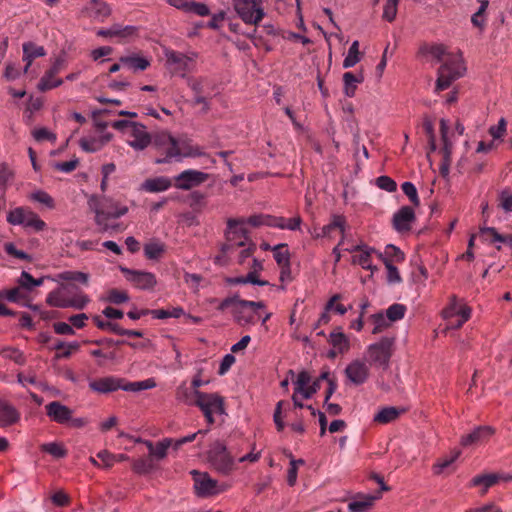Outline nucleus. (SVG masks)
Returning <instances> with one entry per match:
<instances>
[{
	"instance_id": "26",
	"label": "nucleus",
	"mask_w": 512,
	"mask_h": 512,
	"mask_svg": "<svg viewBox=\"0 0 512 512\" xmlns=\"http://www.w3.org/2000/svg\"><path fill=\"white\" fill-rule=\"evenodd\" d=\"M380 497V492H378L376 495H357L349 502L348 509L350 512H366L373 506L375 500L379 499Z\"/></svg>"
},
{
	"instance_id": "54",
	"label": "nucleus",
	"mask_w": 512,
	"mask_h": 512,
	"mask_svg": "<svg viewBox=\"0 0 512 512\" xmlns=\"http://www.w3.org/2000/svg\"><path fill=\"white\" fill-rule=\"evenodd\" d=\"M42 451L49 453L55 458H63L67 455L66 449L61 444L55 442L43 444Z\"/></svg>"
},
{
	"instance_id": "13",
	"label": "nucleus",
	"mask_w": 512,
	"mask_h": 512,
	"mask_svg": "<svg viewBox=\"0 0 512 512\" xmlns=\"http://www.w3.org/2000/svg\"><path fill=\"white\" fill-rule=\"evenodd\" d=\"M494 434L495 429L492 426H477L470 433L462 436L460 444L465 448L483 445L487 443Z\"/></svg>"
},
{
	"instance_id": "49",
	"label": "nucleus",
	"mask_w": 512,
	"mask_h": 512,
	"mask_svg": "<svg viewBox=\"0 0 512 512\" xmlns=\"http://www.w3.org/2000/svg\"><path fill=\"white\" fill-rule=\"evenodd\" d=\"M164 252V245L157 241H152L144 246V253L148 259H158Z\"/></svg>"
},
{
	"instance_id": "53",
	"label": "nucleus",
	"mask_w": 512,
	"mask_h": 512,
	"mask_svg": "<svg viewBox=\"0 0 512 512\" xmlns=\"http://www.w3.org/2000/svg\"><path fill=\"white\" fill-rule=\"evenodd\" d=\"M406 307L402 304H392L386 311V318L392 322L402 319L405 315Z\"/></svg>"
},
{
	"instance_id": "1",
	"label": "nucleus",
	"mask_w": 512,
	"mask_h": 512,
	"mask_svg": "<svg viewBox=\"0 0 512 512\" xmlns=\"http://www.w3.org/2000/svg\"><path fill=\"white\" fill-rule=\"evenodd\" d=\"M429 53L439 62H442L438 70L437 92L447 89L453 81L463 75L465 67L460 54L447 53L443 45L432 46Z\"/></svg>"
},
{
	"instance_id": "48",
	"label": "nucleus",
	"mask_w": 512,
	"mask_h": 512,
	"mask_svg": "<svg viewBox=\"0 0 512 512\" xmlns=\"http://www.w3.org/2000/svg\"><path fill=\"white\" fill-rule=\"evenodd\" d=\"M89 302H90L89 297L82 292L68 294V307H72V308L81 310Z\"/></svg>"
},
{
	"instance_id": "23",
	"label": "nucleus",
	"mask_w": 512,
	"mask_h": 512,
	"mask_svg": "<svg viewBox=\"0 0 512 512\" xmlns=\"http://www.w3.org/2000/svg\"><path fill=\"white\" fill-rule=\"evenodd\" d=\"M138 28L135 26L127 25L122 26L120 24H114L108 29H100L97 32L98 36L104 38L116 37L119 39H127L137 35Z\"/></svg>"
},
{
	"instance_id": "41",
	"label": "nucleus",
	"mask_w": 512,
	"mask_h": 512,
	"mask_svg": "<svg viewBox=\"0 0 512 512\" xmlns=\"http://www.w3.org/2000/svg\"><path fill=\"white\" fill-rule=\"evenodd\" d=\"M480 7L478 8L477 12H475L471 17L472 24L483 30L486 25V17L485 12L488 8L489 2L488 0H479Z\"/></svg>"
},
{
	"instance_id": "33",
	"label": "nucleus",
	"mask_w": 512,
	"mask_h": 512,
	"mask_svg": "<svg viewBox=\"0 0 512 512\" xmlns=\"http://www.w3.org/2000/svg\"><path fill=\"white\" fill-rule=\"evenodd\" d=\"M498 484L497 474L488 473V474H479L472 478L471 485L472 486H483L481 490V495L484 496L488 489L494 485Z\"/></svg>"
},
{
	"instance_id": "11",
	"label": "nucleus",
	"mask_w": 512,
	"mask_h": 512,
	"mask_svg": "<svg viewBox=\"0 0 512 512\" xmlns=\"http://www.w3.org/2000/svg\"><path fill=\"white\" fill-rule=\"evenodd\" d=\"M392 339L383 337L379 342L368 346V356L371 364L386 368L392 355Z\"/></svg>"
},
{
	"instance_id": "22",
	"label": "nucleus",
	"mask_w": 512,
	"mask_h": 512,
	"mask_svg": "<svg viewBox=\"0 0 512 512\" xmlns=\"http://www.w3.org/2000/svg\"><path fill=\"white\" fill-rule=\"evenodd\" d=\"M187 85L194 94L213 96L216 88L214 81L207 76L187 77Z\"/></svg>"
},
{
	"instance_id": "39",
	"label": "nucleus",
	"mask_w": 512,
	"mask_h": 512,
	"mask_svg": "<svg viewBox=\"0 0 512 512\" xmlns=\"http://www.w3.org/2000/svg\"><path fill=\"white\" fill-rule=\"evenodd\" d=\"M63 84V79L57 78V76L50 74L49 71H46L44 75L41 77L37 84V89L40 92H47L51 89L57 88Z\"/></svg>"
},
{
	"instance_id": "9",
	"label": "nucleus",
	"mask_w": 512,
	"mask_h": 512,
	"mask_svg": "<svg viewBox=\"0 0 512 512\" xmlns=\"http://www.w3.org/2000/svg\"><path fill=\"white\" fill-rule=\"evenodd\" d=\"M235 11L241 20L250 25L259 24L264 18L261 0H232Z\"/></svg>"
},
{
	"instance_id": "24",
	"label": "nucleus",
	"mask_w": 512,
	"mask_h": 512,
	"mask_svg": "<svg viewBox=\"0 0 512 512\" xmlns=\"http://www.w3.org/2000/svg\"><path fill=\"white\" fill-rule=\"evenodd\" d=\"M415 219L413 208L403 206L393 216V226L398 232L409 231Z\"/></svg>"
},
{
	"instance_id": "25",
	"label": "nucleus",
	"mask_w": 512,
	"mask_h": 512,
	"mask_svg": "<svg viewBox=\"0 0 512 512\" xmlns=\"http://www.w3.org/2000/svg\"><path fill=\"white\" fill-rule=\"evenodd\" d=\"M20 420L18 410L4 399H0V428L14 425Z\"/></svg>"
},
{
	"instance_id": "31",
	"label": "nucleus",
	"mask_w": 512,
	"mask_h": 512,
	"mask_svg": "<svg viewBox=\"0 0 512 512\" xmlns=\"http://www.w3.org/2000/svg\"><path fill=\"white\" fill-rule=\"evenodd\" d=\"M111 139L110 134L99 137H83L80 139V146L86 152H97L103 148Z\"/></svg>"
},
{
	"instance_id": "32",
	"label": "nucleus",
	"mask_w": 512,
	"mask_h": 512,
	"mask_svg": "<svg viewBox=\"0 0 512 512\" xmlns=\"http://www.w3.org/2000/svg\"><path fill=\"white\" fill-rule=\"evenodd\" d=\"M170 187L171 180L164 176L148 178L142 184V189L150 193L166 191Z\"/></svg>"
},
{
	"instance_id": "57",
	"label": "nucleus",
	"mask_w": 512,
	"mask_h": 512,
	"mask_svg": "<svg viewBox=\"0 0 512 512\" xmlns=\"http://www.w3.org/2000/svg\"><path fill=\"white\" fill-rule=\"evenodd\" d=\"M129 300V296L126 292L118 289H111L108 291L106 301L113 304H122Z\"/></svg>"
},
{
	"instance_id": "47",
	"label": "nucleus",
	"mask_w": 512,
	"mask_h": 512,
	"mask_svg": "<svg viewBox=\"0 0 512 512\" xmlns=\"http://www.w3.org/2000/svg\"><path fill=\"white\" fill-rule=\"evenodd\" d=\"M13 179L14 172L9 168V166L6 163L0 164V189L3 193L6 192Z\"/></svg>"
},
{
	"instance_id": "50",
	"label": "nucleus",
	"mask_w": 512,
	"mask_h": 512,
	"mask_svg": "<svg viewBox=\"0 0 512 512\" xmlns=\"http://www.w3.org/2000/svg\"><path fill=\"white\" fill-rule=\"evenodd\" d=\"M19 284L21 287L30 290L33 287L41 286L43 284V278L35 279L31 274L23 271L19 278Z\"/></svg>"
},
{
	"instance_id": "15",
	"label": "nucleus",
	"mask_w": 512,
	"mask_h": 512,
	"mask_svg": "<svg viewBox=\"0 0 512 512\" xmlns=\"http://www.w3.org/2000/svg\"><path fill=\"white\" fill-rule=\"evenodd\" d=\"M208 178V174L198 170H184L177 175L175 180V187L181 190H190L191 188L198 186L205 182Z\"/></svg>"
},
{
	"instance_id": "38",
	"label": "nucleus",
	"mask_w": 512,
	"mask_h": 512,
	"mask_svg": "<svg viewBox=\"0 0 512 512\" xmlns=\"http://www.w3.org/2000/svg\"><path fill=\"white\" fill-rule=\"evenodd\" d=\"M402 412H404V409L385 407L374 416V421L380 424H388L396 420Z\"/></svg>"
},
{
	"instance_id": "3",
	"label": "nucleus",
	"mask_w": 512,
	"mask_h": 512,
	"mask_svg": "<svg viewBox=\"0 0 512 512\" xmlns=\"http://www.w3.org/2000/svg\"><path fill=\"white\" fill-rule=\"evenodd\" d=\"M89 207L95 213V222L100 230L106 231H119L121 225L118 223H110V220L118 219L128 212V207L120 204L117 201L108 198L99 199L92 196L88 201Z\"/></svg>"
},
{
	"instance_id": "4",
	"label": "nucleus",
	"mask_w": 512,
	"mask_h": 512,
	"mask_svg": "<svg viewBox=\"0 0 512 512\" xmlns=\"http://www.w3.org/2000/svg\"><path fill=\"white\" fill-rule=\"evenodd\" d=\"M264 306L262 301L244 300L238 294H235L220 301L217 310L223 312L231 308L234 321L238 325L246 327L256 324L260 318L258 310Z\"/></svg>"
},
{
	"instance_id": "29",
	"label": "nucleus",
	"mask_w": 512,
	"mask_h": 512,
	"mask_svg": "<svg viewBox=\"0 0 512 512\" xmlns=\"http://www.w3.org/2000/svg\"><path fill=\"white\" fill-rule=\"evenodd\" d=\"M68 294H71V287L63 285L61 289L51 291L47 296V303L58 308H68Z\"/></svg>"
},
{
	"instance_id": "19",
	"label": "nucleus",
	"mask_w": 512,
	"mask_h": 512,
	"mask_svg": "<svg viewBox=\"0 0 512 512\" xmlns=\"http://www.w3.org/2000/svg\"><path fill=\"white\" fill-rule=\"evenodd\" d=\"M45 410L50 420L61 425L68 424L69 420H71V415H73V411L59 401L48 403L45 406Z\"/></svg>"
},
{
	"instance_id": "28",
	"label": "nucleus",
	"mask_w": 512,
	"mask_h": 512,
	"mask_svg": "<svg viewBox=\"0 0 512 512\" xmlns=\"http://www.w3.org/2000/svg\"><path fill=\"white\" fill-rule=\"evenodd\" d=\"M46 55V51L43 46H38L33 42H27L23 44V61L26 62L24 67V73H27L33 60L38 57Z\"/></svg>"
},
{
	"instance_id": "12",
	"label": "nucleus",
	"mask_w": 512,
	"mask_h": 512,
	"mask_svg": "<svg viewBox=\"0 0 512 512\" xmlns=\"http://www.w3.org/2000/svg\"><path fill=\"white\" fill-rule=\"evenodd\" d=\"M198 400H197V407L201 409L203 412L207 422L209 424L214 423L213 414L214 413H223L224 407H223V399L218 396L217 394H197Z\"/></svg>"
},
{
	"instance_id": "17",
	"label": "nucleus",
	"mask_w": 512,
	"mask_h": 512,
	"mask_svg": "<svg viewBox=\"0 0 512 512\" xmlns=\"http://www.w3.org/2000/svg\"><path fill=\"white\" fill-rule=\"evenodd\" d=\"M191 474L193 475L194 487L198 496L207 497L218 493L217 481L212 479L208 473L193 470Z\"/></svg>"
},
{
	"instance_id": "44",
	"label": "nucleus",
	"mask_w": 512,
	"mask_h": 512,
	"mask_svg": "<svg viewBox=\"0 0 512 512\" xmlns=\"http://www.w3.org/2000/svg\"><path fill=\"white\" fill-rule=\"evenodd\" d=\"M155 381L153 379H146L144 381H137V382H126L124 380L122 390L124 391H142L147 390L155 387Z\"/></svg>"
},
{
	"instance_id": "42",
	"label": "nucleus",
	"mask_w": 512,
	"mask_h": 512,
	"mask_svg": "<svg viewBox=\"0 0 512 512\" xmlns=\"http://www.w3.org/2000/svg\"><path fill=\"white\" fill-rule=\"evenodd\" d=\"M58 277L60 280L66 282H78L84 285H87L89 280V275L80 271H63Z\"/></svg>"
},
{
	"instance_id": "61",
	"label": "nucleus",
	"mask_w": 512,
	"mask_h": 512,
	"mask_svg": "<svg viewBox=\"0 0 512 512\" xmlns=\"http://www.w3.org/2000/svg\"><path fill=\"white\" fill-rule=\"evenodd\" d=\"M384 265L387 269V279L389 283H400L402 278L396 266H394L387 257L384 259Z\"/></svg>"
},
{
	"instance_id": "20",
	"label": "nucleus",
	"mask_w": 512,
	"mask_h": 512,
	"mask_svg": "<svg viewBox=\"0 0 512 512\" xmlns=\"http://www.w3.org/2000/svg\"><path fill=\"white\" fill-rule=\"evenodd\" d=\"M440 133L443 141V147L441 149L443 158L439 170L442 177L445 178L449 175V167L451 163V146L447 139L448 126L444 119L440 120Z\"/></svg>"
},
{
	"instance_id": "16",
	"label": "nucleus",
	"mask_w": 512,
	"mask_h": 512,
	"mask_svg": "<svg viewBox=\"0 0 512 512\" xmlns=\"http://www.w3.org/2000/svg\"><path fill=\"white\" fill-rule=\"evenodd\" d=\"M349 252H357L353 256L352 262L360 265L363 269L370 270L372 273L378 271V267L372 264V255H376L378 251L366 244L356 245L354 249H347Z\"/></svg>"
},
{
	"instance_id": "7",
	"label": "nucleus",
	"mask_w": 512,
	"mask_h": 512,
	"mask_svg": "<svg viewBox=\"0 0 512 512\" xmlns=\"http://www.w3.org/2000/svg\"><path fill=\"white\" fill-rule=\"evenodd\" d=\"M244 223V219H228L225 232L227 243L222 249L224 253H228L234 247H245L247 242L251 241L247 229L243 227Z\"/></svg>"
},
{
	"instance_id": "60",
	"label": "nucleus",
	"mask_w": 512,
	"mask_h": 512,
	"mask_svg": "<svg viewBox=\"0 0 512 512\" xmlns=\"http://www.w3.org/2000/svg\"><path fill=\"white\" fill-rule=\"evenodd\" d=\"M507 122L505 118H501L497 125H493L489 128V134L493 140L502 139L506 133Z\"/></svg>"
},
{
	"instance_id": "58",
	"label": "nucleus",
	"mask_w": 512,
	"mask_h": 512,
	"mask_svg": "<svg viewBox=\"0 0 512 512\" xmlns=\"http://www.w3.org/2000/svg\"><path fill=\"white\" fill-rule=\"evenodd\" d=\"M30 198L36 202L45 205L48 208H54L53 198L45 191L38 190L36 192H33Z\"/></svg>"
},
{
	"instance_id": "43",
	"label": "nucleus",
	"mask_w": 512,
	"mask_h": 512,
	"mask_svg": "<svg viewBox=\"0 0 512 512\" xmlns=\"http://www.w3.org/2000/svg\"><path fill=\"white\" fill-rule=\"evenodd\" d=\"M362 77L355 76L352 72H346L343 75L344 81V92L348 97H352L355 94L356 84L362 82Z\"/></svg>"
},
{
	"instance_id": "5",
	"label": "nucleus",
	"mask_w": 512,
	"mask_h": 512,
	"mask_svg": "<svg viewBox=\"0 0 512 512\" xmlns=\"http://www.w3.org/2000/svg\"><path fill=\"white\" fill-rule=\"evenodd\" d=\"M111 126L121 131L126 137L127 144L137 151L144 150L152 143V137L146 131V127L140 123L117 120Z\"/></svg>"
},
{
	"instance_id": "18",
	"label": "nucleus",
	"mask_w": 512,
	"mask_h": 512,
	"mask_svg": "<svg viewBox=\"0 0 512 512\" xmlns=\"http://www.w3.org/2000/svg\"><path fill=\"white\" fill-rule=\"evenodd\" d=\"M346 377L354 385H362L370 375L369 366L362 360H354L345 368Z\"/></svg>"
},
{
	"instance_id": "46",
	"label": "nucleus",
	"mask_w": 512,
	"mask_h": 512,
	"mask_svg": "<svg viewBox=\"0 0 512 512\" xmlns=\"http://www.w3.org/2000/svg\"><path fill=\"white\" fill-rule=\"evenodd\" d=\"M359 60H360L359 42L354 41L351 44V46L348 50V54L343 61V67L344 68L353 67L359 62Z\"/></svg>"
},
{
	"instance_id": "21",
	"label": "nucleus",
	"mask_w": 512,
	"mask_h": 512,
	"mask_svg": "<svg viewBox=\"0 0 512 512\" xmlns=\"http://www.w3.org/2000/svg\"><path fill=\"white\" fill-rule=\"evenodd\" d=\"M124 379L114 376H107L90 381L89 387L98 393H109L122 389Z\"/></svg>"
},
{
	"instance_id": "55",
	"label": "nucleus",
	"mask_w": 512,
	"mask_h": 512,
	"mask_svg": "<svg viewBox=\"0 0 512 512\" xmlns=\"http://www.w3.org/2000/svg\"><path fill=\"white\" fill-rule=\"evenodd\" d=\"M185 11L195 13L199 16H208L210 14V10L208 6L204 3L191 1L190 3H186Z\"/></svg>"
},
{
	"instance_id": "52",
	"label": "nucleus",
	"mask_w": 512,
	"mask_h": 512,
	"mask_svg": "<svg viewBox=\"0 0 512 512\" xmlns=\"http://www.w3.org/2000/svg\"><path fill=\"white\" fill-rule=\"evenodd\" d=\"M400 0H387L383 9V19L388 22L395 20Z\"/></svg>"
},
{
	"instance_id": "45",
	"label": "nucleus",
	"mask_w": 512,
	"mask_h": 512,
	"mask_svg": "<svg viewBox=\"0 0 512 512\" xmlns=\"http://www.w3.org/2000/svg\"><path fill=\"white\" fill-rule=\"evenodd\" d=\"M274 259L281 267H289V252L286 244H278L273 248Z\"/></svg>"
},
{
	"instance_id": "64",
	"label": "nucleus",
	"mask_w": 512,
	"mask_h": 512,
	"mask_svg": "<svg viewBox=\"0 0 512 512\" xmlns=\"http://www.w3.org/2000/svg\"><path fill=\"white\" fill-rule=\"evenodd\" d=\"M500 207L506 211L511 213L512 212V193L510 190L505 189L500 194Z\"/></svg>"
},
{
	"instance_id": "14",
	"label": "nucleus",
	"mask_w": 512,
	"mask_h": 512,
	"mask_svg": "<svg viewBox=\"0 0 512 512\" xmlns=\"http://www.w3.org/2000/svg\"><path fill=\"white\" fill-rule=\"evenodd\" d=\"M121 271L125 278L138 289H152L157 283L156 277L153 273L132 270L129 268H121Z\"/></svg>"
},
{
	"instance_id": "10",
	"label": "nucleus",
	"mask_w": 512,
	"mask_h": 512,
	"mask_svg": "<svg viewBox=\"0 0 512 512\" xmlns=\"http://www.w3.org/2000/svg\"><path fill=\"white\" fill-rule=\"evenodd\" d=\"M208 457L211 466L217 472L223 475L230 474L235 468L233 457L227 451L226 446L220 442L213 444L209 451Z\"/></svg>"
},
{
	"instance_id": "6",
	"label": "nucleus",
	"mask_w": 512,
	"mask_h": 512,
	"mask_svg": "<svg viewBox=\"0 0 512 512\" xmlns=\"http://www.w3.org/2000/svg\"><path fill=\"white\" fill-rule=\"evenodd\" d=\"M7 222L11 225H20L34 232L47 228V224L29 207L20 206L12 209L7 215Z\"/></svg>"
},
{
	"instance_id": "40",
	"label": "nucleus",
	"mask_w": 512,
	"mask_h": 512,
	"mask_svg": "<svg viewBox=\"0 0 512 512\" xmlns=\"http://www.w3.org/2000/svg\"><path fill=\"white\" fill-rule=\"evenodd\" d=\"M387 257V259L395 262H402L404 261V253L396 246L394 245H387L385 247L384 253H381L378 251L377 258L380 259L384 263V259Z\"/></svg>"
},
{
	"instance_id": "8",
	"label": "nucleus",
	"mask_w": 512,
	"mask_h": 512,
	"mask_svg": "<svg viewBox=\"0 0 512 512\" xmlns=\"http://www.w3.org/2000/svg\"><path fill=\"white\" fill-rule=\"evenodd\" d=\"M164 54L166 58V64L171 73L181 77H186V74L192 71V64L198 56L196 52L184 54L172 49H166Z\"/></svg>"
},
{
	"instance_id": "35",
	"label": "nucleus",
	"mask_w": 512,
	"mask_h": 512,
	"mask_svg": "<svg viewBox=\"0 0 512 512\" xmlns=\"http://www.w3.org/2000/svg\"><path fill=\"white\" fill-rule=\"evenodd\" d=\"M199 390H192L188 388L185 384H181L176 391V398L180 402H183L187 405H197L198 395L202 394Z\"/></svg>"
},
{
	"instance_id": "63",
	"label": "nucleus",
	"mask_w": 512,
	"mask_h": 512,
	"mask_svg": "<svg viewBox=\"0 0 512 512\" xmlns=\"http://www.w3.org/2000/svg\"><path fill=\"white\" fill-rule=\"evenodd\" d=\"M4 357L9 358L13 360L17 364H23L24 363V355L23 353L13 347H6L3 348V350L0 352Z\"/></svg>"
},
{
	"instance_id": "34",
	"label": "nucleus",
	"mask_w": 512,
	"mask_h": 512,
	"mask_svg": "<svg viewBox=\"0 0 512 512\" xmlns=\"http://www.w3.org/2000/svg\"><path fill=\"white\" fill-rule=\"evenodd\" d=\"M119 61L123 67H127L134 71L146 70L150 65V62L146 58L137 55L122 56Z\"/></svg>"
},
{
	"instance_id": "56",
	"label": "nucleus",
	"mask_w": 512,
	"mask_h": 512,
	"mask_svg": "<svg viewBox=\"0 0 512 512\" xmlns=\"http://www.w3.org/2000/svg\"><path fill=\"white\" fill-rule=\"evenodd\" d=\"M404 194L409 198L410 202L414 206H418L420 204V200L418 197L417 189L415 185L411 182H404L401 186Z\"/></svg>"
},
{
	"instance_id": "36",
	"label": "nucleus",
	"mask_w": 512,
	"mask_h": 512,
	"mask_svg": "<svg viewBox=\"0 0 512 512\" xmlns=\"http://www.w3.org/2000/svg\"><path fill=\"white\" fill-rule=\"evenodd\" d=\"M328 341L340 354L346 353L350 348L349 339L340 331L331 332Z\"/></svg>"
},
{
	"instance_id": "37",
	"label": "nucleus",
	"mask_w": 512,
	"mask_h": 512,
	"mask_svg": "<svg viewBox=\"0 0 512 512\" xmlns=\"http://www.w3.org/2000/svg\"><path fill=\"white\" fill-rule=\"evenodd\" d=\"M150 455L155 456L157 459H163L167 454V449L173 445L174 440L171 438H165L163 441L158 442L155 446L151 441L145 442Z\"/></svg>"
},
{
	"instance_id": "59",
	"label": "nucleus",
	"mask_w": 512,
	"mask_h": 512,
	"mask_svg": "<svg viewBox=\"0 0 512 512\" xmlns=\"http://www.w3.org/2000/svg\"><path fill=\"white\" fill-rule=\"evenodd\" d=\"M289 406V403L284 401V400H281L277 403L276 405V408H275V411H274V415H273V419H274V422H275V425H276V428L279 432L283 431L284 427H285V424L282 420V409L285 408V407H288Z\"/></svg>"
},
{
	"instance_id": "62",
	"label": "nucleus",
	"mask_w": 512,
	"mask_h": 512,
	"mask_svg": "<svg viewBox=\"0 0 512 512\" xmlns=\"http://www.w3.org/2000/svg\"><path fill=\"white\" fill-rule=\"evenodd\" d=\"M371 319L374 324L373 334L382 332L389 325L387 318L382 313L372 315Z\"/></svg>"
},
{
	"instance_id": "2",
	"label": "nucleus",
	"mask_w": 512,
	"mask_h": 512,
	"mask_svg": "<svg viewBox=\"0 0 512 512\" xmlns=\"http://www.w3.org/2000/svg\"><path fill=\"white\" fill-rule=\"evenodd\" d=\"M153 144L165 154V158L158 160V163L181 161L187 157H199L203 155L199 146L193 145L188 139H177L169 133L161 132L154 136Z\"/></svg>"
},
{
	"instance_id": "51",
	"label": "nucleus",
	"mask_w": 512,
	"mask_h": 512,
	"mask_svg": "<svg viewBox=\"0 0 512 512\" xmlns=\"http://www.w3.org/2000/svg\"><path fill=\"white\" fill-rule=\"evenodd\" d=\"M153 468L154 464L150 457L137 459L133 463V470L138 474H147L152 471Z\"/></svg>"
},
{
	"instance_id": "30",
	"label": "nucleus",
	"mask_w": 512,
	"mask_h": 512,
	"mask_svg": "<svg viewBox=\"0 0 512 512\" xmlns=\"http://www.w3.org/2000/svg\"><path fill=\"white\" fill-rule=\"evenodd\" d=\"M345 226L346 220L344 216L334 215L331 221L327 225L323 226L322 233L318 234L316 237L323 236L332 238L335 232H339L342 237L345 238Z\"/></svg>"
},
{
	"instance_id": "27",
	"label": "nucleus",
	"mask_w": 512,
	"mask_h": 512,
	"mask_svg": "<svg viewBox=\"0 0 512 512\" xmlns=\"http://www.w3.org/2000/svg\"><path fill=\"white\" fill-rule=\"evenodd\" d=\"M86 10L91 18L101 22L111 14L109 5L103 0H90Z\"/></svg>"
}]
</instances>
